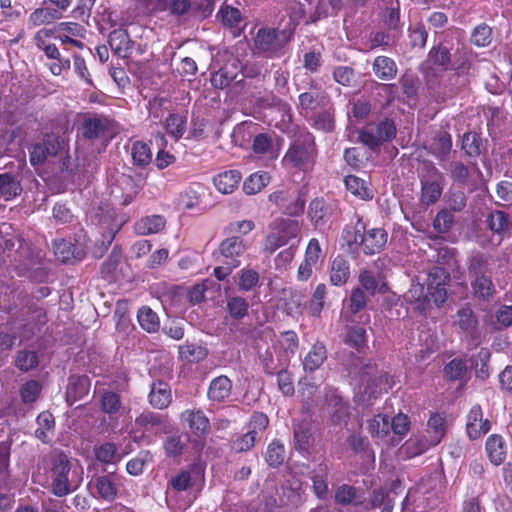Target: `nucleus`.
<instances>
[{
	"mask_svg": "<svg viewBox=\"0 0 512 512\" xmlns=\"http://www.w3.org/2000/svg\"><path fill=\"white\" fill-rule=\"evenodd\" d=\"M450 279V273L440 266H433L428 273L427 287L432 291L431 297L437 307H440L447 299V286Z\"/></svg>",
	"mask_w": 512,
	"mask_h": 512,
	"instance_id": "9d476101",
	"label": "nucleus"
},
{
	"mask_svg": "<svg viewBox=\"0 0 512 512\" xmlns=\"http://www.w3.org/2000/svg\"><path fill=\"white\" fill-rule=\"evenodd\" d=\"M492 41V29L485 23L474 28L471 42L478 47L488 46Z\"/></svg>",
	"mask_w": 512,
	"mask_h": 512,
	"instance_id": "bf43d9fd",
	"label": "nucleus"
},
{
	"mask_svg": "<svg viewBox=\"0 0 512 512\" xmlns=\"http://www.w3.org/2000/svg\"><path fill=\"white\" fill-rule=\"evenodd\" d=\"M232 381L225 375L214 378L208 388V398L213 402H224L231 395Z\"/></svg>",
	"mask_w": 512,
	"mask_h": 512,
	"instance_id": "a878e982",
	"label": "nucleus"
},
{
	"mask_svg": "<svg viewBox=\"0 0 512 512\" xmlns=\"http://www.w3.org/2000/svg\"><path fill=\"white\" fill-rule=\"evenodd\" d=\"M267 173H255L250 175L243 183V190L247 195L260 192L269 182Z\"/></svg>",
	"mask_w": 512,
	"mask_h": 512,
	"instance_id": "603ef678",
	"label": "nucleus"
},
{
	"mask_svg": "<svg viewBox=\"0 0 512 512\" xmlns=\"http://www.w3.org/2000/svg\"><path fill=\"white\" fill-rule=\"evenodd\" d=\"M89 219L100 235H106V243L114 240L124 224V220L118 217L114 207L107 202H100L93 207Z\"/></svg>",
	"mask_w": 512,
	"mask_h": 512,
	"instance_id": "39448f33",
	"label": "nucleus"
},
{
	"mask_svg": "<svg viewBox=\"0 0 512 512\" xmlns=\"http://www.w3.org/2000/svg\"><path fill=\"white\" fill-rule=\"evenodd\" d=\"M431 292V290H428V287L426 288L421 283H412L404 298L415 310L421 314H426L433 302Z\"/></svg>",
	"mask_w": 512,
	"mask_h": 512,
	"instance_id": "ddd939ff",
	"label": "nucleus"
},
{
	"mask_svg": "<svg viewBox=\"0 0 512 512\" xmlns=\"http://www.w3.org/2000/svg\"><path fill=\"white\" fill-rule=\"evenodd\" d=\"M249 304L243 297L233 296L227 299L226 309L233 319H243L248 313Z\"/></svg>",
	"mask_w": 512,
	"mask_h": 512,
	"instance_id": "3c124183",
	"label": "nucleus"
},
{
	"mask_svg": "<svg viewBox=\"0 0 512 512\" xmlns=\"http://www.w3.org/2000/svg\"><path fill=\"white\" fill-rule=\"evenodd\" d=\"M15 366L22 372H28L39 364V356L36 351L20 350L17 352Z\"/></svg>",
	"mask_w": 512,
	"mask_h": 512,
	"instance_id": "a18cd8bd",
	"label": "nucleus"
},
{
	"mask_svg": "<svg viewBox=\"0 0 512 512\" xmlns=\"http://www.w3.org/2000/svg\"><path fill=\"white\" fill-rule=\"evenodd\" d=\"M316 155L317 149L314 138L311 134L306 133L291 144L283 162L298 170L306 171L313 167Z\"/></svg>",
	"mask_w": 512,
	"mask_h": 512,
	"instance_id": "7ed1b4c3",
	"label": "nucleus"
},
{
	"mask_svg": "<svg viewBox=\"0 0 512 512\" xmlns=\"http://www.w3.org/2000/svg\"><path fill=\"white\" fill-rule=\"evenodd\" d=\"M64 147L61 138L54 134L46 135L42 142L32 145L29 151L30 163L33 166L42 165L48 157L57 156Z\"/></svg>",
	"mask_w": 512,
	"mask_h": 512,
	"instance_id": "1a4fd4ad",
	"label": "nucleus"
},
{
	"mask_svg": "<svg viewBox=\"0 0 512 512\" xmlns=\"http://www.w3.org/2000/svg\"><path fill=\"white\" fill-rule=\"evenodd\" d=\"M403 94L408 98H414L417 95L419 88V78L412 74L405 72L399 79Z\"/></svg>",
	"mask_w": 512,
	"mask_h": 512,
	"instance_id": "e2e57ef3",
	"label": "nucleus"
},
{
	"mask_svg": "<svg viewBox=\"0 0 512 512\" xmlns=\"http://www.w3.org/2000/svg\"><path fill=\"white\" fill-rule=\"evenodd\" d=\"M375 76L382 81H391L396 78L398 67L395 61L387 56H378L372 63Z\"/></svg>",
	"mask_w": 512,
	"mask_h": 512,
	"instance_id": "bb28decb",
	"label": "nucleus"
},
{
	"mask_svg": "<svg viewBox=\"0 0 512 512\" xmlns=\"http://www.w3.org/2000/svg\"><path fill=\"white\" fill-rule=\"evenodd\" d=\"M166 220L160 215H152L139 219L134 224V231L138 235L155 234L165 228Z\"/></svg>",
	"mask_w": 512,
	"mask_h": 512,
	"instance_id": "c85d7f7f",
	"label": "nucleus"
},
{
	"mask_svg": "<svg viewBox=\"0 0 512 512\" xmlns=\"http://www.w3.org/2000/svg\"><path fill=\"white\" fill-rule=\"evenodd\" d=\"M449 173L453 182L468 188L470 193L476 191L479 187L478 182L473 179L469 168L460 161H453L449 165Z\"/></svg>",
	"mask_w": 512,
	"mask_h": 512,
	"instance_id": "6ab92c4d",
	"label": "nucleus"
},
{
	"mask_svg": "<svg viewBox=\"0 0 512 512\" xmlns=\"http://www.w3.org/2000/svg\"><path fill=\"white\" fill-rule=\"evenodd\" d=\"M180 358L190 362L197 363L204 360L208 355L206 347L194 343H186L179 347Z\"/></svg>",
	"mask_w": 512,
	"mask_h": 512,
	"instance_id": "79ce46f5",
	"label": "nucleus"
},
{
	"mask_svg": "<svg viewBox=\"0 0 512 512\" xmlns=\"http://www.w3.org/2000/svg\"><path fill=\"white\" fill-rule=\"evenodd\" d=\"M466 267L473 297L482 302H490L496 296V287L489 272V259L476 252L467 259Z\"/></svg>",
	"mask_w": 512,
	"mask_h": 512,
	"instance_id": "f257e3e1",
	"label": "nucleus"
},
{
	"mask_svg": "<svg viewBox=\"0 0 512 512\" xmlns=\"http://www.w3.org/2000/svg\"><path fill=\"white\" fill-rule=\"evenodd\" d=\"M61 14L56 9L50 8H38L30 15V21L36 25L40 26L44 23H49L52 20L59 19Z\"/></svg>",
	"mask_w": 512,
	"mask_h": 512,
	"instance_id": "0e129e2a",
	"label": "nucleus"
},
{
	"mask_svg": "<svg viewBox=\"0 0 512 512\" xmlns=\"http://www.w3.org/2000/svg\"><path fill=\"white\" fill-rule=\"evenodd\" d=\"M41 385L36 380H30L24 383L20 390L21 400L25 404L34 403L40 396Z\"/></svg>",
	"mask_w": 512,
	"mask_h": 512,
	"instance_id": "052dcab7",
	"label": "nucleus"
},
{
	"mask_svg": "<svg viewBox=\"0 0 512 512\" xmlns=\"http://www.w3.org/2000/svg\"><path fill=\"white\" fill-rule=\"evenodd\" d=\"M293 30L260 28L253 38L255 51L267 58L282 57L292 39Z\"/></svg>",
	"mask_w": 512,
	"mask_h": 512,
	"instance_id": "f03ea898",
	"label": "nucleus"
},
{
	"mask_svg": "<svg viewBox=\"0 0 512 512\" xmlns=\"http://www.w3.org/2000/svg\"><path fill=\"white\" fill-rule=\"evenodd\" d=\"M327 359V350L322 342H316L303 360V368L306 372H314L319 369Z\"/></svg>",
	"mask_w": 512,
	"mask_h": 512,
	"instance_id": "7c9ffc66",
	"label": "nucleus"
},
{
	"mask_svg": "<svg viewBox=\"0 0 512 512\" xmlns=\"http://www.w3.org/2000/svg\"><path fill=\"white\" fill-rule=\"evenodd\" d=\"M451 148V136L448 132L443 130L437 131L429 144L430 153L439 157L447 155L451 151Z\"/></svg>",
	"mask_w": 512,
	"mask_h": 512,
	"instance_id": "ea45409f",
	"label": "nucleus"
},
{
	"mask_svg": "<svg viewBox=\"0 0 512 512\" xmlns=\"http://www.w3.org/2000/svg\"><path fill=\"white\" fill-rule=\"evenodd\" d=\"M328 465L326 463H320L315 469L310 472V479L313 482V492L315 495L323 499L328 492Z\"/></svg>",
	"mask_w": 512,
	"mask_h": 512,
	"instance_id": "72a5a7b5",
	"label": "nucleus"
},
{
	"mask_svg": "<svg viewBox=\"0 0 512 512\" xmlns=\"http://www.w3.org/2000/svg\"><path fill=\"white\" fill-rule=\"evenodd\" d=\"M486 451L490 461L495 465L503 463L506 457V446L499 435H491L486 442Z\"/></svg>",
	"mask_w": 512,
	"mask_h": 512,
	"instance_id": "c9c22d12",
	"label": "nucleus"
},
{
	"mask_svg": "<svg viewBox=\"0 0 512 512\" xmlns=\"http://www.w3.org/2000/svg\"><path fill=\"white\" fill-rule=\"evenodd\" d=\"M108 129L109 120L105 117L86 118L82 123V135L90 140L104 137Z\"/></svg>",
	"mask_w": 512,
	"mask_h": 512,
	"instance_id": "393cba45",
	"label": "nucleus"
},
{
	"mask_svg": "<svg viewBox=\"0 0 512 512\" xmlns=\"http://www.w3.org/2000/svg\"><path fill=\"white\" fill-rule=\"evenodd\" d=\"M359 282L361 286L371 295H374L377 291L385 293L387 291L386 285L383 283L380 287L375 279L373 273L368 270H364L359 275Z\"/></svg>",
	"mask_w": 512,
	"mask_h": 512,
	"instance_id": "680f3d73",
	"label": "nucleus"
},
{
	"mask_svg": "<svg viewBox=\"0 0 512 512\" xmlns=\"http://www.w3.org/2000/svg\"><path fill=\"white\" fill-rule=\"evenodd\" d=\"M241 178L242 176L239 171L229 170L215 176L213 183L219 192L230 194L238 187Z\"/></svg>",
	"mask_w": 512,
	"mask_h": 512,
	"instance_id": "c756f323",
	"label": "nucleus"
},
{
	"mask_svg": "<svg viewBox=\"0 0 512 512\" xmlns=\"http://www.w3.org/2000/svg\"><path fill=\"white\" fill-rule=\"evenodd\" d=\"M350 277L349 261L341 256H336L330 265V282L335 286L344 285Z\"/></svg>",
	"mask_w": 512,
	"mask_h": 512,
	"instance_id": "cd10ccee",
	"label": "nucleus"
},
{
	"mask_svg": "<svg viewBox=\"0 0 512 512\" xmlns=\"http://www.w3.org/2000/svg\"><path fill=\"white\" fill-rule=\"evenodd\" d=\"M310 86V91L303 92L298 97L299 108L306 112L324 107L329 101L327 93L324 90L317 88L316 83L311 82Z\"/></svg>",
	"mask_w": 512,
	"mask_h": 512,
	"instance_id": "f3484780",
	"label": "nucleus"
},
{
	"mask_svg": "<svg viewBox=\"0 0 512 512\" xmlns=\"http://www.w3.org/2000/svg\"><path fill=\"white\" fill-rule=\"evenodd\" d=\"M487 224L491 231L503 235L510 231V213L501 210L493 211L487 217Z\"/></svg>",
	"mask_w": 512,
	"mask_h": 512,
	"instance_id": "58836bf2",
	"label": "nucleus"
},
{
	"mask_svg": "<svg viewBox=\"0 0 512 512\" xmlns=\"http://www.w3.org/2000/svg\"><path fill=\"white\" fill-rule=\"evenodd\" d=\"M181 423L199 438L206 437L210 432L209 418L201 409H187L180 415Z\"/></svg>",
	"mask_w": 512,
	"mask_h": 512,
	"instance_id": "f8f14e48",
	"label": "nucleus"
},
{
	"mask_svg": "<svg viewBox=\"0 0 512 512\" xmlns=\"http://www.w3.org/2000/svg\"><path fill=\"white\" fill-rule=\"evenodd\" d=\"M36 422L38 428L35 430V437L43 443H48L55 427L53 415L49 412H42L38 415Z\"/></svg>",
	"mask_w": 512,
	"mask_h": 512,
	"instance_id": "4c0bfd02",
	"label": "nucleus"
},
{
	"mask_svg": "<svg viewBox=\"0 0 512 512\" xmlns=\"http://www.w3.org/2000/svg\"><path fill=\"white\" fill-rule=\"evenodd\" d=\"M300 225L292 219H277L272 224V231L265 239L264 250L273 253L278 248L298 242Z\"/></svg>",
	"mask_w": 512,
	"mask_h": 512,
	"instance_id": "423d86ee",
	"label": "nucleus"
},
{
	"mask_svg": "<svg viewBox=\"0 0 512 512\" xmlns=\"http://www.w3.org/2000/svg\"><path fill=\"white\" fill-rule=\"evenodd\" d=\"M224 26L237 28L242 21V15L239 9L230 5L223 4L217 14Z\"/></svg>",
	"mask_w": 512,
	"mask_h": 512,
	"instance_id": "864d4df0",
	"label": "nucleus"
},
{
	"mask_svg": "<svg viewBox=\"0 0 512 512\" xmlns=\"http://www.w3.org/2000/svg\"><path fill=\"white\" fill-rule=\"evenodd\" d=\"M21 247V240L11 226L2 225L0 227V248L4 252L16 251Z\"/></svg>",
	"mask_w": 512,
	"mask_h": 512,
	"instance_id": "37998d69",
	"label": "nucleus"
},
{
	"mask_svg": "<svg viewBox=\"0 0 512 512\" xmlns=\"http://www.w3.org/2000/svg\"><path fill=\"white\" fill-rule=\"evenodd\" d=\"M368 431L374 437H385L390 431L389 417L382 415L374 416L368 422Z\"/></svg>",
	"mask_w": 512,
	"mask_h": 512,
	"instance_id": "5fc2aeb1",
	"label": "nucleus"
},
{
	"mask_svg": "<svg viewBox=\"0 0 512 512\" xmlns=\"http://www.w3.org/2000/svg\"><path fill=\"white\" fill-rule=\"evenodd\" d=\"M466 429L468 436L473 440L480 438L490 430V422L483 419L480 406L476 405L470 410L467 416Z\"/></svg>",
	"mask_w": 512,
	"mask_h": 512,
	"instance_id": "a211bd4d",
	"label": "nucleus"
},
{
	"mask_svg": "<svg viewBox=\"0 0 512 512\" xmlns=\"http://www.w3.org/2000/svg\"><path fill=\"white\" fill-rule=\"evenodd\" d=\"M243 64L237 58H230L217 72L211 76V84L217 89H224L232 82L242 81Z\"/></svg>",
	"mask_w": 512,
	"mask_h": 512,
	"instance_id": "9b49d317",
	"label": "nucleus"
},
{
	"mask_svg": "<svg viewBox=\"0 0 512 512\" xmlns=\"http://www.w3.org/2000/svg\"><path fill=\"white\" fill-rule=\"evenodd\" d=\"M409 41L412 48H423L426 44L428 33L423 24H415L409 27Z\"/></svg>",
	"mask_w": 512,
	"mask_h": 512,
	"instance_id": "69168bd1",
	"label": "nucleus"
},
{
	"mask_svg": "<svg viewBox=\"0 0 512 512\" xmlns=\"http://www.w3.org/2000/svg\"><path fill=\"white\" fill-rule=\"evenodd\" d=\"M429 61L432 62L433 66H436L440 70H447L451 63V52L450 49L442 43L434 46L429 54Z\"/></svg>",
	"mask_w": 512,
	"mask_h": 512,
	"instance_id": "a19ab883",
	"label": "nucleus"
},
{
	"mask_svg": "<svg viewBox=\"0 0 512 512\" xmlns=\"http://www.w3.org/2000/svg\"><path fill=\"white\" fill-rule=\"evenodd\" d=\"M135 424L144 431H151L164 424V417L152 411H144L135 419Z\"/></svg>",
	"mask_w": 512,
	"mask_h": 512,
	"instance_id": "de8ad7c7",
	"label": "nucleus"
},
{
	"mask_svg": "<svg viewBox=\"0 0 512 512\" xmlns=\"http://www.w3.org/2000/svg\"><path fill=\"white\" fill-rule=\"evenodd\" d=\"M354 229L353 235L349 230L346 231V239L348 243L359 242L365 254L374 255L380 253L385 247L388 234L383 228H372L364 233L365 226L359 222Z\"/></svg>",
	"mask_w": 512,
	"mask_h": 512,
	"instance_id": "6e6552de",
	"label": "nucleus"
},
{
	"mask_svg": "<svg viewBox=\"0 0 512 512\" xmlns=\"http://www.w3.org/2000/svg\"><path fill=\"white\" fill-rule=\"evenodd\" d=\"M109 45L120 57L126 58L133 53L135 43L124 29H115L109 35Z\"/></svg>",
	"mask_w": 512,
	"mask_h": 512,
	"instance_id": "aec40b11",
	"label": "nucleus"
},
{
	"mask_svg": "<svg viewBox=\"0 0 512 512\" xmlns=\"http://www.w3.org/2000/svg\"><path fill=\"white\" fill-rule=\"evenodd\" d=\"M90 382L86 376L69 377L65 398L69 406L82 399L89 392Z\"/></svg>",
	"mask_w": 512,
	"mask_h": 512,
	"instance_id": "5701e85b",
	"label": "nucleus"
},
{
	"mask_svg": "<svg viewBox=\"0 0 512 512\" xmlns=\"http://www.w3.org/2000/svg\"><path fill=\"white\" fill-rule=\"evenodd\" d=\"M325 403L334 423H341L349 416V404L333 387L325 388Z\"/></svg>",
	"mask_w": 512,
	"mask_h": 512,
	"instance_id": "4468645a",
	"label": "nucleus"
},
{
	"mask_svg": "<svg viewBox=\"0 0 512 512\" xmlns=\"http://www.w3.org/2000/svg\"><path fill=\"white\" fill-rule=\"evenodd\" d=\"M344 342L359 350L366 343V331L363 327L353 326L347 329V332L344 337Z\"/></svg>",
	"mask_w": 512,
	"mask_h": 512,
	"instance_id": "4d7b16f0",
	"label": "nucleus"
},
{
	"mask_svg": "<svg viewBox=\"0 0 512 512\" xmlns=\"http://www.w3.org/2000/svg\"><path fill=\"white\" fill-rule=\"evenodd\" d=\"M53 482L52 492L55 496L63 497L75 490L81 478L71 470V462L64 453H59L53 458Z\"/></svg>",
	"mask_w": 512,
	"mask_h": 512,
	"instance_id": "20e7f679",
	"label": "nucleus"
},
{
	"mask_svg": "<svg viewBox=\"0 0 512 512\" xmlns=\"http://www.w3.org/2000/svg\"><path fill=\"white\" fill-rule=\"evenodd\" d=\"M293 436L295 449L301 452H308L312 441L311 424L308 421L295 424Z\"/></svg>",
	"mask_w": 512,
	"mask_h": 512,
	"instance_id": "f704fd0d",
	"label": "nucleus"
},
{
	"mask_svg": "<svg viewBox=\"0 0 512 512\" xmlns=\"http://www.w3.org/2000/svg\"><path fill=\"white\" fill-rule=\"evenodd\" d=\"M137 318L142 329L148 333L158 331L160 327L159 317L151 308L147 306L141 307L138 311Z\"/></svg>",
	"mask_w": 512,
	"mask_h": 512,
	"instance_id": "c03bdc74",
	"label": "nucleus"
},
{
	"mask_svg": "<svg viewBox=\"0 0 512 512\" xmlns=\"http://www.w3.org/2000/svg\"><path fill=\"white\" fill-rule=\"evenodd\" d=\"M397 128L390 118H383L375 123H369L359 132V140L372 150L379 148L385 142L396 137Z\"/></svg>",
	"mask_w": 512,
	"mask_h": 512,
	"instance_id": "0eeeda50",
	"label": "nucleus"
},
{
	"mask_svg": "<svg viewBox=\"0 0 512 512\" xmlns=\"http://www.w3.org/2000/svg\"><path fill=\"white\" fill-rule=\"evenodd\" d=\"M259 282V273L254 269H242L239 273L238 287L242 291H250Z\"/></svg>",
	"mask_w": 512,
	"mask_h": 512,
	"instance_id": "774afa93",
	"label": "nucleus"
},
{
	"mask_svg": "<svg viewBox=\"0 0 512 512\" xmlns=\"http://www.w3.org/2000/svg\"><path fill=\"white\" fill-rule=\"evenodd\" d=\"M99 497L113 501L117 495V487L111 475L98 476L92 481Z\"/></svg>",
	"mask_w": 512,
	"mask_h": 512,
	"instance_id": "e433bc0d",
	"label": "nucleus"
},
{
	"mask_svg": "<svg viewBox=\"0 0 512 512\" xmlns=\"http://www.w3.org/2000/svg\"><path fill=\"white\" fill-rule=\"evenodd\" d=\"M131 155L133 163L139 167H145L149 165L152 160L150 147L141 141H136L132 145Z\"/></svg>",
	"mask_w": 512,
	"mask_h": 512,
	"instance_id": "8fccbe9b",
	"label": "nucleus"
},
{
	"mask_svg": "<svg viewBox=\"0 0 512 512\" xmlns=\"http://www.w3.org/2000/svg\"><path fill=\"white\" fill-rule=\"evenodd\" d=\"M349 373L358 377L360 381L367 386L377 385V381H381L382 377L377 366L371 362H365L363 359L356 357L349 365Z\"/></svg>",
	"mask_w": 512,
	"mask_h": 512,
	"instance_id": "2eb2a0df",
	"label": "nucleus"
},
{
	"mask_svg": "<svg viewBox=\"0 0 512 512\" xmlns=\"http://www.w3.org/2000/svg\"><path fill=\"white\" fill-rule=\"evenodd\" d=\"M121 399L119 394L108 391L102 395L101 398V409L106 414L117 413L121 408Z\"/></svg>",
	"mask_w": 512,
	"mask_h": 512,
	"instance_id": "338daca9",
	"label": "nucleus"
},
{
	"mask_svg": "<svg viewBox=\"0 0 512 512\" xmlns=\"http://www.w3.org/2000/svg\"><path fill=\"white\" fill-rule=\"evenodd\" d=\"M442 194V187L437 179L422 178L421 179V197L420 200L426 206L436 203Z\"/></svg>",
	"mask_w": 512,
	"mask_h": 512,
	"instance_id": "2f4dec72",
	"label": "nucleus"
},
{
	"mask_svg": "<svg viewBox=\"0 0 512 512\" xmlns=\"http://www.w3.org/2000/svg\"><path fill=\"white\" fill-rule=\"evenodd\" d=\"M148 398L149 403L154 408L160 410L167 408L172 401V393L169 384L164 381L153 382Z\"/></svg>",
	"mask_w": 512,
	"mask_h": 512,
	"instance_id": "4be33fe9",
	"label": "nucleus"
},
{
	"mask_svg": "<svg viewBox=\"0 0 512 512\" xmlns=\"http://www.w3.org/2000/svg\"><path fill=\"white\" fill-rule=\"evenodd\" d=\"M455 324L472 340H478V319L470 307H463L457 311Z\"/></svg>",
	"mask_w": 512,
	"mask_h": 512,
	"instance_id": "412c9836",
	"label": "nucleus"
},
{
	"mask_svg": "<svg viewBox=\"0 0 512 512\" xmlns=\"http://www.w3.org/2000/svg\"><path fill=\"white\" fill-rule=\"evenodd\" d=\"M427 435L431 436L430 444H438L444 435V418L436 414L428 420Z\"/></svg>",
	"mask_w": 512,
	"mask_h": 512,
	"instance_id": "13d9d810",
	"label": "nucleus"
},
{
	"mask_svg": "<svg viewBox=\"0 0 512 512\" xmlns=\"http://www.w3.org/2000/svg\"><path fill=\"white\" fill-rule=\"evenodd\" d=\"M462 149L470 157L479 156L484 149L480 135L476 132L465 133L462 138Z\"/></svg>",
	"mask_w": 512,
	"mask_h": 512,
	"instance_id": "49530a36",
	"label": "nucleus"
},
{
	"mask_svg": "<svg viewBox=\"0 0 512 512\" xmlns=\"http://www.w3.org/2000/svg\"><path fill=\"white\" fill-rule=\"evenodd\" d=\"M247 248V243L241 237L231 236L220 243L219 252L223 257L231 259L232 263H235V261H239L238 258L246 252Z\"/></svg>",
	"mask_w": 512,
	"mask_h": 512,
	"instance_id": "b1692460",
	"label": "nucleus"
},
{
	"mask_svg": "<svg viewBox=\"0 0 512 512\" xmlns=\"http://www.w3.org/2000/svg\"><path fill=\"white\" fill-rule=\"evenodd\" d=\"M22 192L20 180L11 173H0V198L11 200Z\"/></svg>",
	"mask_w": 512,
	"mask_h": 512,
	"instance_id": "473e14b6",
	"label": "nucleus"
},
{
	"mask_svg": "<svg viewBox=\"0 0 512 512\" xmlns=\"http://www.w3.org/2000/svg\"><path fill=\"white\" fill-rule=\"evenodd\" d=\"M337 212L335 203L326 202L323 198L314 199L309 205V217L316 225H324L328 222Z\"/></svg>",
	"mask_w": 512,
	"mask_h": 512,
	"instance_id": "dca6fc26",
	"label": "nucleus"
},
{
	"mask_svg": "<svg viewBox=\"0 0 512 512\" xmlns=\"http://www.w3.org/2000/svg\"><path fill=\"white\" fill-rule=\"evenodd\" d=\"M285 459L284 445L279 441H272L266 450L265 460L270 467L277 468L281 466Z\"/></svg>",
	"mask_w": 512,
	"mask_h": 512,
	"instance_id": "09e8293b",
	"label": "nucleus"
},
{
	"mask_svg": "<svg viewBox=\"0 0 512 512\" xmlns=\"http://www.w3.org/2000/svg\"><path fill=\"white\" fill-rule=\"evenodd\" d=\"M166 131L176 139L181 138L186 131V117L170 114L166 120Z\"/></svg>",
	"mask_w": 512,
	"mask_h": 512,
	"instance_id": "6e6d98bb",
	"label": "nucleus"
}]
</instances>
